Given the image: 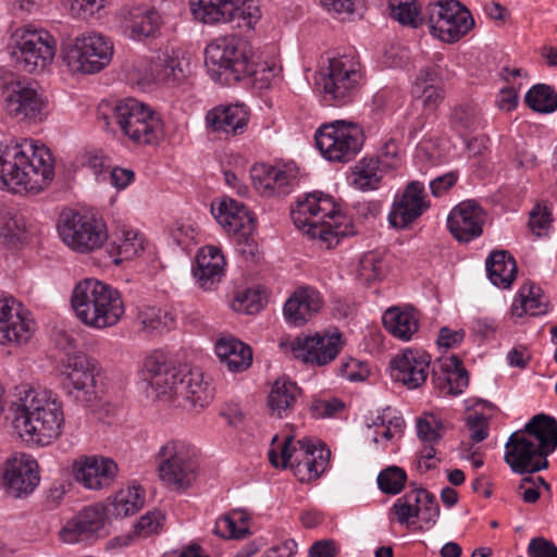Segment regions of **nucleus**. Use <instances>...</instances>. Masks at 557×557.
<instances>
[{
	"label": "nucleus",
	"instance_id": "obj_58",
	"mask_svg": "<svg viewBox=\"0 0 557 557\" xmlns=\"http://www.w3.org/2000/svg\"><path fill=\"white\" fill-rule=\"evenodd\" d=\"M321 4L329 11L337 14L360 13L363 9V0H320Z\"/></svg>",
	"mask_w": 557,
	"mask_h": 557
},
{
	"label": "nucleus",
	"instance_id": "obj_33",
	"mask_svg": "<svg viewBox=\"0 0 557 557\" xmlns=\"http://www.w3.org/2000/svg\"><path fill=\"white\" fill-rule=\"evenodd\" d=\"M138 73L144 83H173L183 76L178 61L166 52H157L148 62L140 65Z\"/></svg>",
	"mask_w": 557,
	"mask_h": 557
},
{
	"label": "nucleus",
	"instance_id": "obj_59",
	"mask_svg": "<svg viewBox=\"0 0 557 557\" xmlns=\"http://www.w3.org/2000/svg\"><path fill=\"white\" fill-rule=\"evenodd\" d=\"M235 299L239 305L236 310H240L243 308L249 314L258 312L262 308L260 293L255 289H247L246 292L238 293Z\"/></svg>",
	"mask_w": 557,
	"mask_h": 557
},
{
	"label": "nucleus",
	"instance_id": "obj_6",
	"mask_svg": "<svg viewBox=\"0 0 557 557\" xmlns=\"http://www.w3.org/2000/svg\"><path fill=\"white\" fill-rule=\"evenodd\" d=\"M71 306L76 317L94 329L114 326L125 311L120 292L95 278H85L75 286Z\"/></svg>",
	"mask_w": 557,
	"mask_h": 557
},
{
	"label": "nucleus",
	"instance_id": "obj_18",
	"mask_svg": "<svg viewBox=\"0 0 557 557\" xmlns=\"http://www.w3.org/2000/svg\"><path fill=\"white\" fill-rule=\"evenodd\" d=\"M211 212L225 232L235 237L239 252L253 257L258 250L253 238L256 224L246 206L235 199L224 198L216 206L212 205Z\"/></svg>",
	"mask_w": 557,
	"mask_h": 557
},
{
	"label": "nucleus",
	"instance_id": "obj_37",
	"mask_svg": "<svg viewBox=\"0 0 557 557\" xmlns=\"http://www.w3.org/2000/svg\"><path fill=\"white\" fill-rule=\"evenodd\" d=\"M389 166L379 157L363 158L352 169L351 184L363 191L376 189Z\"/></svg>",
	"mask_w": 557,
	"mask_h": 557
},
{
	"label": "nucleus",
	"instance_id": "obj_64",
	"mask_svg": "<svg viewBox=\"0 0 557 557\" xmlns=\"http://www.w3.org/2000/svg\"><path fill=\"white\" fill-rule=\"evenodd\" d=\"M338 548L333 540H320L309 548V557H336Z\"/></svg>",
	"mask_w": 557,
	"mask_h": 557
},
{
	"label": "nucleus",
	"instance_id": "obj_14",
	"mask_svg": "<svg viewBox=\"0 0 557 557\" xmlns=\"http://www.w3.org/2000/svg\"><path fill=\"white\" fill-rule=\"evenodd\" d=\"M12 57L20 69L34 73L46 69L55 54V40L46 30L18 27L12 34Z\"/></svg>",
	"mask_w": 557,
	"mask_h": 557
},
{
	"label": "nucleus",
	"instance_id": "obj_12",
	"mask_svg": "<svg viewBox=\"0 0 557 557\" xmlns=\"http://www.w3.org/2000/svg\"><path fill=\"white\" fill-rule=\"evenodd\" d=\"M424 20L430 33L448 44L458 41L474 26L470 11L457 0H438L429 3Z\"/></svg>",
	"mask_w": 557,
	"mask_h": 557
},
{
	"label": "nucleus",
	"instance_id": "obj_45",
	"mask_svg": "<svg viewBox=\"0 0 557 557\" xmlns=\"http://www.w3.org/2000/svg\"><path fill=\"white\" fill-rule=\"evenodd\" d=\"M138 320L143 330L149 334L169 330L174 322L170 313L153 306H143L138 312Z\"/></svg>",
	"mask_w": 557,
	"mask_h": 557
},
{
	"label": "nucleus",
	"instance_id": "obj_5",
	"mask_svg": "<svg viewBox=\"0 0 557 557\" xmlns=\"http://www.w3.org/2000/svg\"><path fill=\"white\" fill-rule=\"evenodd\" d=\"M143 376L158 396L173 393L193 408H203L213 398V389L203 381L201 371L176 369L163 351H153L146 358Z\"/></svg>",
	"mask_w": 557,
	"mask_h": 557
},
{
	"label": "nucleus",
	"instance_id": "obj_52",
	"mask_svg": "<svg viewBox=\"0 0 557 557\" xmlns=\"http://www.w3.org/2000/svg\"><path fill=\"white\" fill-rule=\"evenodd\" d=\"M359 277L370 283L379 280L384 275V263L376 252H367L359 261Z\"/></svg>",
	"mask_w": 557,
	"mask_h": 557
},
{
	"label": "nucleus",
	"instance_id": "obj_16",
	"mask_svg": "<svg viewBox=\"0 0 557 557\" xmlns=\"http://www.w3.org/2000/svg\"><path fill=\"white\" fill-rule=\"evenodd\" d=\"M363 138L359 125L338 120L317 131L315 144L327 160L349 162L361 150Z\"/></svg>",
	"mask_w": 557,
	"mask_h": 557
},
{
	"label": "nucleus",
	"instance_id": "obj_19",
	"mask_svg": "<svg viewBox=\"0 0 557 557\" xmlns=\"http://www.w3.org/2000/svg\"><path fill=\"white\" fill-rule=\"evenodd\" d=\"M92 360L82 352L67 354L63 360V387L75 401L85 406L98 398Z\"/></svg>",
	"mask_w": 557,
	"mask_h": 557
},
{
	"label": "nucleus",
	"instance_id": "obj_3",
	"mask_svg": "<svg viewBox=\"0 0 557 557\" xmlns=\"http://www.w3.org/2000/svg\"><path fill=\"white\" fill-rule=\"evenodd\" d=\"M52 161L50 150L32 140L0 144V187L22 186L40 191L53 180Z\"/></svg>",
	"mask_w": 557,
	"mask_h": 557
},
{
	"label": "nucleus",
	"instance_id": "obj_43",
	"mask_svg": "<svg viewBox=\"0 0 557 557\" xmlns=\"http://www.w3.org/2000/svg\"><path fill=\"white\" fill-rule=\"evenodd\" d=\"M144 504V496L138 486L120 491L113 498L109 512L119 518L128 517L137 512Z\"/></svg>",
	"mask_w": 557,
	"mask_h": 557
},
{
	"label": "nucleus",
	"instance_id": "obj_50",
	"mask_svg": "<svg viewBox=\"0 0 557 557\" xmlns=\"http://www.w3.org/2000/svg\"><path fill=\"white\" fill-rule=\"evenodd\" d=\"M113 244L116 246L119 256L123 259H132L144 250V237L134 230L123 231Z\"/></svg>",
	"mask_w": 557,
	"mask_h": 557
},
{
	"label": "nucleus",
	"instance_id": "obj_9",
	"mask_svg": "<svg viewBox=\"0 0 557 557\" xmlns=\"http://www.w3.org/2000/svg\"><path fill=\"white\" fill-rule=\"evenodd\" d=\"M157 460L159 478L170 491L182 493L195 483L198 465L190 444L181 440L168 441L160 447Z\"/></svg>",
	"mask_w": 557,
	"mask_h": 557
},
{
	"label": "nucleus",
	"instance_id": "obj_62",
	"mask_svg": "<svg viewBox=\"0 0 557 557\" xmlns=\"http://www.w3.org/2000/svg\"><path fill=\"white\" fill-rule=\"evenodd\" d=\"M106 0H73L71 11L74 15L86 17L103 8Z\"/></svg>",
	"mask_w": 557,
	"mask_h": 557
},
{
	"label": "nucleus",
	"instance_id": "obj_20",
	"mask_svg": "<svg viewBox=\"0 0 557 557\" xmlns=\"http://www.w3.org/2000/svg\"><path fill=\"white\" fill-rule=\"evenodd\" d=\"M344 345L342 333L335 330L332 333L306 337H296L292 341H281L280 346L288 349L296 359L314 366H325L332 362Z\"/></svg>",
	"mask_w": 557,
	"mask_h": 557
},
{
	"label": "nucleus",
	"instance_id": "obj_27",
	"mask_svg": "<svg viewBox=\"0 0 557 557\" xmlns=\"http://www.w3.org/2000/svg\"><path fill=\"white\" fill-rule=\"evenodd\" d=\"M29 337V322L22 314V304L12 296L0 298V344H21Z\"/></svg>",
	"mask_w": 557,
	"mask_h": 557
},
{
	"label": "nucleus",
	"instance_id": "obj_25",
	"mask_svg": "<svg viewBox=\"0 0 557 557\" xmlns=\"http://www.w3.org/2000/svg\"><path fill=\"white\" fill-rule=\"evenodd\" d=\"M430 356L425 352L407 349L397 355L391 364V375L408 388L421 386L428 377Z\"/></svg>",
	"mask_w": 557,
	"mask_h": 557
},
{
	"label": "nucleus",
	"instance_id": "obj_23",
	"mask_svg": "<svg viewBox=\"0 0 557 557\" xmlns=\"http://www.w3.org/2000/svg\"><path fill=\"white\" fill-rule=\"evenodd\" d=\"M484 211L474 200L456 206L447 218L451 235L460 243H469L483 232Z\"/></svg>",
	"mask_w": 557,
	"mask_h": 557
},
{
	"label": "nucleus",
	"instance_id": "obj_26",
	"mask_svg": "<svg viewBox=\"0 0 557 557\" xmlns=\"http://www.w3.org/2000/svg\"><path fill=\"white\" fill-rule=\"evenodd\" d=\"M104 522L106 515L101 507H86L67 521L60 531V537L69 544L90 541L99 535V532L104 527Z\"/></svg>",
	"mask_w": 557,
	"mask_h": 557
},
{
	"label": "nucleus",
	"instance_id": "obj_49",
	"mask_svg": "<svg viewBox=\"0 0 557 557\" xmlns=\"http://www.w3.org/2000/svg\"><path fill=\"white\" fill-rule=\"evenodd\" d=\"M407 481V474L404 469L392 466L377 475V485L380 490L385 494L396 495L405 486Z\"/></svg>",
	"mask_w": 557,
	"mask_h": 557
},
{
	"label": "nucleus",
	"instance_id": "obj_47",
	"mask_svg": "<svg viewBox=\"0 0 557 557\" xmlns=\"http://www.w3.org/2000/svg\"><path fill=\"white\" fill-rule=\"evenodd\" d=\"M419 494H417L416 490L410 491L395 502L391 508V512L396 517L399 523L408 525L411 518L419 517Z\"/></svg>",
	"mask_w": 557,
	"mask_h": 557
},
{
	"label": "nucleus",
	"instance_id": "obj_8",
	"mask_svg": "<svg viewBox=\"0 0 557 557\" xmlns=\"http://www.w3.org/2000/svg\"><path fill=\"white\" fill-rule=\"evenodd\" d=\"M113 116L123 134L138 145H158L164 136L160 115L137 99L126 98L115 103Z\"/></svg>",
	"mask_w": 557,
	"mask_h": 557
},
{
	"label": "nucleus",
	"instance_id": "obj_24",
	"mask_svg": "<svg viewBox=\"0 0 557 557\" xmlns=\"http://www.w3.org/2000/svg\"><path fill=\"white\" fill-rule=\"evenodd\" d=\"M73 472L76 481L86 488L101 490L113 482L117 473V466L110 458L82 456L74 461Z\"/></svg>",
	"mask_w": 557,
	"mask_h": 557
},
{
	"label": "nucleus",
	"instance_id": "obj_56",
	"mask_svg": "<svg viewBox=\"0 0 557 557\" xmlns=\"http://www.w3.org/2000/svg\"><path fill=\"white\" fill-rule=\"evenodd\" d=\"M213 533L223 539L242 540L249 534V530L246 525L237 527L231 516H223L216 521Z\"/></svg>",
	"mask_w": 557,
	"mask_h": 557
},
{
	"label": "nucleus",
	"instance_id": "obj_28",
	"mask_svg": "<svg viewBox=\"0 0 557 557\" xmlns=\"http://www.w3.org/2000/svg\"><path fill=\"white\" fill-rule=\"evenodd\" d=\"M424 186L418 181L410 182L401 195L394 202L388 214L389 223L397 228H405L428 209L429 205L423 199Z\"/></svg>",
	"mask_w": 557,
	"mask_h": 557
},
{
	"label": "nucleus",
	"instance_id": "obj_15",
	"mask_svg": "<svg viewBox=\"0 0 557 557\" xmlns=\"http://www.w3.org/2000/svg\"><path fill=\"white\" fill-rule=\"evenodd\" d=\"M113 45L102 35L91 33L63 44L62 58L75 72L97 73L109 64Z\"/></svg>",
	"mask_w": 557,
	"mask_h": 557
},
{
	"label": "nucleus",
	"instance_id": "obj_35",
	"mask_svg": "<svg viewBox=\"0 0 557 557\" xmlns=\"http://www.w3.org/2000/svg\"><path fill=\"white\" fill-rule=\"evenodd\" d=\"M382 321L386 331L403 341H409L419 329V317L411 306L388 308Z\"/></svg>",
	"mask_w": 557,
	"mask_h": 557
},
{
	"label": "nucleus",
	"instance_id": "obj_55",
	"mask_svg": "<svg viewBox=\"0 0 557 557\" xmlns=\"http://www.w3.org/2000/svg\"><path fill=\"white\" fill-rule=\"evenodd\" d=\"M416 428L418 437L423 443L436 444L442 437L440 430L443 428V424L434 416L419 418Z\"/></svg>",
	"mask_w": 557,
	"mask_h": 557
},
{
	"label": "nucleus",
	"instance_id": "obj_48",
	"mask_svg": "<svg viewBox=\"0 0 557 557\" xmlns=\"http://www.w3.org/2000/svg\"><path fill=\"white\" fill-rule=\"evenodd\" d=\"M480 110L474 104H461L456 107L451 112V125L459 132L468 133L474 131L479 125Z\"/></svg>",
	"mask_w": 557,
	"mask_h": 557
},
{
	"label": "nucleus",
	"instance_id": "obj_38",
	"mask_svg": "<svg viewBox=\"0 0 557 557\" xmlns=\"http://www.w3.org/2000/svg\"><path fill=\"white\" fill-rule=\"evenodd\" d=\"M486 272L490 281L497 287L508 288L517 275V263L506 250H496L486 259Z\"/></svg>",
	"mask_w": 557,
	"mask_h": 557
},
{
	"label": "nucleus",
	"instance_id": "obj_32",
	"mask_svg": "<svg viewBox=\"0 0 557 557\" xmlns=\"http://www.w3.org/2000/svg\"><path fill=\"white\" fill-rule=\"evenodd\" d=\"M320 294L309 287L297 289L284 305V315L290 324L304 325L322 307Z\"/></svg>",
	"mask_w": 557,
	"mask_h": 557
},
{
	"label": "nucleus",
	"instance_id": "obj_39",
	"mask_svg": "<svg viewBox=\"0 0 557 557\" xmlns=\"http://www.w3.org/2000/svg\"><path fill=\"white\" fill-rule=\"evenodd\" d=\"M161 18L156 10L133 8L125 16V27L133 39H144L153 36L160 27Z\"/></svg>",
	"mask_w": 557,
	"mask_h": 557
},
{
	"label": "nucleus",
	"instance_id": "obj_60",
	"mask_svg": "<svg viewBox=\"0 0 557 557\" xmlns=\"http://www.w3.org/2000/svg\"><path fill=\"white\" fill-rule=\"evenodd\" d=\"M530 557H557V546L544 537H534L528 545Z\"/></svg>",
	"mask_w": 557,
	"mask_h": 557
},
{
	"label": "nucleus",
	"instance_id": "obj_44",
	"mask_svg": "<svg viewBox=\"0 0 557 557\" xmlns=\"http://www.w3.org/2000/svg\"><path fill=\"white\" fill-rule=\"evenodd\" d=\"M519 298L521 311L519 312V308L513 306V311L518 317H521L523 313L534 317L546 313L547 300L539 286L524 284L519 290Z\"/></svg>",
	"mask_w": 557,
	"mask_h": 557
},
{
	"label": "nucleus",
	"instance_id": "obj_17",
	"mask_svg": "<svg viewBox=\"0 0 557 557\" xmlns=\"http://www.w3.org/2000/svg\"><path fill=\"white\" fill-rule=\"evenodd\" d=\"M194 17L203 24L233 23L251 27L260 18L255 0H189Z\"/></svg>",
	"mask_w": 557,
	"mask_h": 557
},
{
	"label": "nucleus",
	"instance_id": "obj_63",
	"mask_svg": "<svg viewBox=\"0 0 557 557\" xmlns=\"http://www.w3.org/2000/svg\"><path fill=\"white\" fill-rule=\"evenodd\" d=\"M438 79H440V72H438V67L436 65L422 67L416 78L413 94L414 95L420 94V88H422L424 86L436 85Z\"/></svg>",
	"mask_w": 557,
	"mask_h": 557
},
{
	"label": "nucleus",
	"instance_id": "obj_11",
	"mask_svg": "<svg viewBox=\"0 0 557 557\" xmlns=\"http://www.w3.org/2000/svg\"><path fill=\"white\" fill-rule=\"evenodd\" d=\"M362 78L360 62L351 55H342L329 61L326 73H321L317 85L324 94L325 101L344 106L357 94Z\"/></svg>",
	"mask_w": 557,
	"mask_h": 557
},
{
	"label": "nucleus",
	"instance_id": "obj_51",
	"mask_svg": "<svg viewBox=\"0 0 557 557\" xmlns=\"http://www.w3.org/2000/svg\"><path fill=\"white\" fill-rule=\"evenodd\" d=\"M25 230L23 219L9 210H0V237L8 243L21 239Z\"/></svg>",
	"mask_w": 557,
	"mask_h": 557
},
{
	"label": "nucleus",
	"instance_id": "obj_30",
	"mask_svg": "<svg viewBox=\"0 0 557 557\" xmlns=\"http://www.w3.org/2000/svg\"><path fill=\"white\" fill-rule=\"evenodd\" d=\"M296 177L292 169L270 164H256L251 170L255 187L263 196H285L290 191L292 181Z\"/></svg>",
	"mask_w": 557,
	"mask_h": 557
},
{
	"label": "nucleus",
	"instance_id": "obj_1",
	"mask_svg": "<svg viewBox=\"0 0 557 557\" xmlns=\"http://www.w3.org/2000/svg\"><path fill=\"white\" fill-rule=\"evenodd\" d=\"M10 410L14 431L26 442L45 446L62 433V403L51 391L22 386Z\"/></svg>",
	"mask_w": 557,
	"mask_h": 557
},
{
	"label": "nucleus",
	"instance_id": "obj_10",
	"mask_svg": "<svg viewBox=\"0 0 557 557\" xmlns=\"http://www.w3.org/2000/svg\"><path fill=\"white\" fill-rule=\"evenodd\" d=\"M269 460L275 468H293L298 472L306 471L300 481L317 480L326 470L331 451L324 445L317 446L311 438L305 437L293 443V436H287L281 445L280 455L275 449L268 453Z\"/></svg>",
	"mask_w": 557,
	"mask_h": 557
},
{
	"label": "nucleus",
	"instance_id": "obj_7",
	"mask_svg": "<svg viewBox=\"0 0 557 557\" xmlns=\"http://www.w3.org/2000/svg\"><path fill=\"white\" fill-rule=\"evenodd\" d=\"M290 214L296 227L307 226L306 233L324 242L327 248L337 245L341 237L348 235L347 226L343 227L337 221L341 216L334 201L322 193H310L298 199Z\"/></svg>",
	"mask_w": 557,
	"mask_h": 557
},
{
	"label": "nucleus",
	"instance_id": "obj_42",
	"mask_svg": "<svg viewBox=\"0 0 557 557\" xmlns=\"http://www.w3.org/2000/svg\"><path fill=\"white\" fill-rule=\"evenodd\" d=\"M527 106L539 113H553L557 110V92L546 84L532 86L524 96Z\"/></svg>",
	"mask_w": 557,
	"mask_h": 557
},
{
	"label": "nucleus",
	"instance_id": "obj_34",
	"mask_svg": "<svg viewBox=\"0 0 557 557\" xmlns=\"http://www.w3.org/2000/svg\"><path fill=\"white\" fill-rule=\"evenodd\" d=\"M215 354L231 372L247 370L252 363L251 348L234 337H222L215 344Z\"/></svg>",
	"mask_w": 557,
	"mask_h": 557
},
{
	"label": "nucleus",
	"instance_id": "obj_2",
	"mask_svg": "<svg viewBox=\"0 0 557 557\" xmlns=\"http://www.w3.org/2000/svg\"><path fill=\"white\" fill-rule=\"evenodd\" d=\"M557 448V420L545 413L533 416L510 434L504 461L513 473L532 474L548 468V456Z\"/></svg>",
	"mask_w": 557,
	"mask_h": 557
},
{
	"label": "nucleus",
	"instance_id": "obj_29",
	"mask_svg": "<svg viewBox=\"0 0 557 557\" xmlns=\"http://www.w3.org/2000/svg\"><path fill=\"white\" fill-rule=\"evenodd\" d=\"M225 265V258L221 249L213 245H207L201 247L196 255L193 274L201 288L210 290L221 282Z\"/></svg>",
	"mask_w": 557,
	"mask_h": 557
},
{
	"label": "nucleus",
	"instance_id": "obj_36",
	"mask_svg": "<svg viewBox=\"0 0 557 557\" xmlns=\"http://www.w3.org/2000/svg\"><path fill=\"white\" fill-rule=\"evenodd\" d=\"M300 395V388L286 377L277 379L268 396V407L271 417L282 419L287 417Z\"/></svg>",
	"mask_w": 557,
	"mask_h": 557
},
{
	"label": "nucleus",
	"instance_id": "obj_31",
	"mask_svg": "<svg viewBox=\"0 0 557 557\" xmlns=\"http://www.w3.org/2000/svg\"><path fill=\"white\" fill-rule=\"evenodd\" d=\"M249 120L244 104L219 106L206 114L207 126L213 132L237 135L243 133Z\"/></svg>",
	"mask_w": 557,
	"mask_h": 557
},
{
	"label": "nucleus",
	"instance_id": "obj_13",
	"mask_svg": "<svg viewBox=\"0 0 557 557\" xmlns=\"http://www.w3.org/2000/svg\"><path fill=\"white\" fill-rule=\"evenodd\" d=\"M58 232L67 247L81 253L100 248L108 239L102 220L74 210H64L61 213Z\"/></svg>",
	"mask_w": 557,
	"mask_h": 557
},
{
	"label": "nucleus",
	"instance_id": "obj_22",
	"mask_svg": "<svg viewBox=\"0 0 557 557\" xmlns=\"http://www.w3.org/2000/svg\"><path fill=\"white\" fill-rule=\"evenodd\" d=\"M7 113L17 121H35L42 112L45 102L38 92V84L27 78H18L9 89L4 101Z\"/></svg>",
	"mask_w": 557,
	"mask_h": 557
},
{
	"label": "nucleus",
	"instance_id": "obj_57",
	"mask_svg": "<svg viewBox=\"0 0 557 557\" xmlns=\"http://www.w3.org/2000/svg\"><path fill=\"white\" fill-rule=\"evenodd\" d=\"M344 408V404L339 399H315L312 401L310 411L312 417L317 419L330 418Z\"/></svg>",
	"mask_w": 557,
	"mask_h": 557
},
{
	"label": "nucleus",
	"instance_id": "obj_41",
	"mask_svg": "<svg viewBox=\"0 0 557 557\" xmlns=\"http://www.w3.org/2000/svg\"><path fill=\"white\" fill-rule=\"evenodd\" d=\"M163 519L164 516L160 511H149L136 522L132 533L114 537L109 545L111 547H124L128 546L135 537H147L157 533Z\"/></svg>",
	"mask_w": 557,
	"mask_h": 557
},
{
	"label": "nucleus",
	"instance_id": "obj_4",
	"mask_svg": "<svg viewBox=\"0 0 557 557\" xmlns=\"http://www.w3.org/2000/svg\"><path fill=\"white\" fill-rule=\"evenodd\" d=\"M205 55L211 77L223 85H232L255 76L260 88H269L275 77L271 66L257 71L251 46L237 36L216 38L207 46Z\"/></svg>",
	"mask_w": 557,
	"mask_h": 557
},
{
	"label": "nucleus",
	"instance_id": "obj_53",
	"mask_svg": "<svg viewBox=\"0 0 557 557\" xmlns=\"http://www.w3.org/2000/svg\"><path fill=\"white\" fill-rule=\"evenodd\" d=\"M553 222L552 210L547 201L537 202L529 214V226L533 234L542 236Z\"/></svg>",
	"mask_w": 557,
	"mask_h": 557
},
{
	"label": "nucleus",
	"instance_id": "obj_46",
	"mask_svg": "<svg viewBox=\"0 0 557 557\" xmlns=\"http://www.w3.org/2000/svg\"><path fill=\"white\" fill-rule=\"evenodd\" d=\"M391 16L404 25L419 27L424 17L420 16L416 0H388Z\"/></svg>",
	"mask_w": 557,
	"mask_h": 557
},
{
	"label": "nucleus",
	"instance_id": "obj_21",
	"mask_svg": "<svg viewBox=\"0 0 557 557\" xmlns=\"http://www.w3.org/2000/svg\"><path fill=\"white\" fill-rule=\"evenodd\" d=\"M0 478L7 495L13 498L27 497L40 481L38 463L27 455L13 456L5 461Z\"/></svg>",
	"mask_w": 557,
	"mask_h": 557
},
{
	"label": "nucleus",
	"instance_id": "obj_40",
	"mask_svg": "<svg viewBox=\"0 0 557 557\" xmlns=\"http://www.w3.org/2000/svg\"><path fill=\"white\" fill-rule=\"evenodd\" d=\"M435 387L446 395L457 396L469 384V374L457 357H451L442 375L434 376Z\"/></svg>",
	"mask_w": 557,
	"mask_h": 557
},
{
	"label": "nucleus",
	"instance_id": "obj_54",
	"mask_svg": "<svg viewBox=\"0 0 557 557\" xmlns=\"http://www.w3.org/2000/svg\"><path fill=\"white\" fill-rule=\"evenodd\" d=\"M419 494V506L421 519L429 525H434L440 516V506L436 497L424 488L416 490Z\"/></svg>",
	"mask_w": 557,
	"mask_h": 557
},
{
	"label": "nucleus",
	"instance_id": "obj_61",
	"mask_svg": "<svg viewBox=\"0 0 557 557\" xmlns=\"http://www.w3.org/2000/svg\"><path fill=\"white\" fill-rule=\"evenodd\" d=\"M467 425L472 431L471 440L475 443L484 441L488 435V423L483 414H470L467 418Z\"/></svg>",
	"mask_w": 557,
	"mask_h": 557
}]
</instances>
